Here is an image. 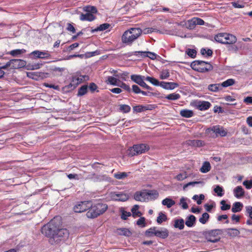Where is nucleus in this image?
<instances>
[{"label": "nucleus", "instance_id": "5fc2aeb1", "mask_svg": "<svg viewBox=\"0 0 252 252\" xmlns=\"http://www.w3.org/2000/svg\"><path fill=\"white\" fill-rule=\"evenodd\" d=\"M187 178V174L186 172L184 173H180L178 174L176 177L175 179L178 181H183Z\"/></svg>", "mask_w": 252, "mask_h": 252}, {"label": "nucleus", "instance_id": "680f3d73", "mask_svg": "<svg viewBox=\"0 0 252 252\" xmlns=\"http://www.w3.org/2000/svg\"><path fill=\"white\" fill-rule=\"evenodd\" d=\"M117 196L118 197L117 199L120 201H125L128 199L127 196L125 194H117Z\"/></svg>", "mask_w": 252, "mask_h": 252}, {"label": "nucleus", "instance_id": "0e129e2a", "mask_svg": "<svg viewBox=\"0 0 252 252\" xmlns=\"http://www.w3.org/2000/svg\"><path fill=\"white\" fill-rule=\"evenodd\" d=\"M180 204L182 205V207L184 209H187L188 208V205L186 202V200L184 197L181 198Z\"/></svg>", "mask_w": 252, "mask_h": 252}, {"label": "nucleus", "instance_id": "603ef678", "mask_svg": "<svg viewBox=\"0 0 252 252\" xmlns=\"http://www.w3.org/2000/svg\"><path fill=\"white\" fill-rule=\"evenodd\" d=\"M84 10L87 12L92 13V14H93L94 13H96L97 12V9L96 7L94 6H86L85 7Z\"/></svg>", "mask_w": 252, "mask_h": 252}, {"label": "nucleus", "instance_id": "e433bc0d", "mask_svg": "<svg viewBox=\"0 0 252 252\" xmlns=\"http://www.w3.org/2000/svg\"><path fill=\"white\" fill-rule=\"evenodd\" d=\"M235 80L233 79H228L220 84L221 87H228L235 84Z\"/></svg>", "mask_w": 252, "mask_h": 252}, {"label": "nucleus", "instance_id": "e2e57ef3", "mask_svg": "<svg viewBox=\"0 0 252 252\" xmlns=\"http://www.w3.org/2000/svg\"><path fill=\"white\" fill-rule=\"evenodd\" d=\"M195 22L196 25H204V21L201 18L198 17H193Z\"/></svg>", "mask_w": 252, "mask_h": 252}, {"label": "nucleus", "instance_id": "aec40b11", "mask_svg": "<svg viewBox=\"0 0 252 252\" xmlns=\"http://www.w3.org/2000/svg\"><path fill=\"white\" fill-rule=\"evenodd\" d=\"M234 196L239 198L243 197L245 194V191L241 186H237L234 189Z\"/></svg>", "mask_w": 252, "mask_h": 252}, {"label": "nucleus", "instance_id": "bf43d9fd", "mask_svg": "<svg viewBox=\"0 0 252 252\" xmlns=\"http://www.w3.org/2000/svg\"><path fill=\"white\" fill-rule=\"evenodd\" d=\"M137 225L140 226L141 227L145 226V219L144 217H140L136 222Z\"/></svg>", "mask_w": 252, "mask_h": 252}, {"label": "nucleus", "instance_id": "09e8293b", "mask_svg": "<svg viewBox=\"0 0 252 252\" xmlns=\"http://www.w3.org/2000/svg\"><path fill=\"white\" fill-rule=\"evenodd\" d=\"M170 76L169 71L168 69H163L161 71L160 74L161 79H165L168 78Z\"/></svg>", "mask_w": 252, "mask_h": 252}, {"label": "nucleus", "instance_id": "7c9ffc66", "mask_svg": "<svg viewBox=\"0 0 252 252\" xmlns=\"http://www.w3.org/2000/svg\"><path fill=\"white\" fill-rule=\"evenodd\" d=\"M211 169V165L208 161H205L203 163L202 167H201L200 171L202 173H207Z\"/></svg>", "mask_w": 252, "mask_h": 252}, {"label": "nucleus", "instance_id": "c9c22d12", "mask_svg": "<svg viewBox=\"0 0 252 252\" xmlns=\"http://www.w3.org/2000/svg\"><path fill=\"white\" fill-rule=\"evenodd\" d=\"M110 27V25L108 23H104L103 24L100 25L99 26L97 27L96 29L94 30H92V32H97V31H103L105 30L108 29Z\"/></svg>", "mask_w": 252, "mask_h": 252}, {"label": "nucleus", "instance_id": "69168bd1", "mask_svg": "<svg viewBox=\"0 0 252 252\" xmlns=\"http://www.w3.org/2000/svg\"><path fill=\"white\" fill-rule=\"evenodd\" d=\"M66 30L68 31L72 32V33H75L76 32L75 28L74 27L73 25L70 23H68L67 24Z\"/></svg>", "mask_w": 252, "mask_h": 252}, {"label": "nucleus", "instance_id": "f704fd0d", "mask_svg": "<svg viewBox=\"0 0 252 252\" xmlns=\"http://www.w3.org/2000/svg\"><path fill=\"white\" fill-rule=\"evenodd\" d=\"M26 52V50L24 49H15L10 51L8 52V54L13 56V57H16L17 56H19L20 55H21L22 54L25 53Z\"/></svg>", "mask_w": 252, "mask_h": 252}, {"label": "nucleus", "instance_id": "20e7f679", "mask_svg": "<svg viewBox=\"0 0 252 252\" xmlns=\"http://www.w3.org/2000/svg\"><path fill=\"white\" fill-rule=\"evenodd\" d=\"M190 66L193 70L201 73L209 72L213 69V67L210 63L199 60L192 62Z\"/></svg>", "mask_w": 252, "mask_h": 252}, {"label": "nucleus", "instance_id": "2eb2a0df", "mask_svg": "<svg viewBox=\"0 0 252 252\" xmlns=\"http://www.w3.org/2000/svg\"><path fill=\"white\" fill-rule=\"evenodd\" d=\"M211 106V103L208 101H199L196 105L197 108L200 111L208 110Z\"/></svg>", "mask_w": 252, "mask_h": 252}, {"label": "nucleus", "instance_id": "4be33fe9", "mask_svg": "<svg viewBox=\"0 0 252 252\" xmlns=\"http://www.w3.org/2000/svg\"><path fill=\"white\" fill-rule=\"evenodd\" d=\"M95 18L93 14L88 12L86 14H81L80 16V19L81 21H92L95 19Z\"/></svg>", "mask_w": 252, "mask_h": 252}, {"label": "nucleus", "instance_id": "473e14b6", "mask_svg": "<svg viewBox=\"0 0 252 252\" xmlns=\"http://www.w3.org/2000/svg\"><path fill=\"white\" fill-rule=\"evenodd\" d=\"M117 231L120 235H123L126 236H129L131 234V233L129 229L126 228L118 229Z\"/></svg>", "mask_w": 252, "mask_h": 252}, {"label": "nucleus", "instance_id": "774afa93", "mask_svg": "<svg viewBox=\"0 0 252 252\" xmlns=\"http://www.w3.org/2000/svg\"><path fill=\"white\" fill-rule=\"evenodd\" d=\"M246 209V212H247V214L249 215V217L252 220V206H247Z\"/></svg>", "mask_w": 252, "mask_h": 252}, {"label": "nucleus", "instance_id": "1a4fd4ad", "mask_svg": "<svg viewBox=\"0 0 252 252\" xmlns=\"http://www.w3.org/2000/svg\"><path fill=\"white\" fill-rule=\"evenodd\" d=\"M26 64V62L20 59H12L8 62L2 68L11 67L12 68L17 69L23 67Z\"/></svg>", "mask_w": 252, "mask_h": 252}, {"label": "nucleus", "instance_id": "864d4df0", "mask_svg": "<svg viewBox=\"0 0 252 252\" xmlns=\"http://www.w3.org/2000/svg\"><path fill=\"white\" fill-rule=\"evenodd\" d=\"M117 79L112 76H109L107 78L106 82L107 84H110L113 85H117Z\"/></svg>", "mask_w": 252, "mask_h": 252}, {"label": "nucleus", "instance_id": "bb28decb", "mask_svg": "<svg viewBox=\"0 0 252 252\" xmlns=\"http://www.w3.org/2000/svg\"><path fill=\"white\" fill-rule=\"evenodd\" d=\"M226 34V33H220L218 34L215 37V40L218 42L224 44Z\"/></svg>", "mask_w": 252, "mask_h": 252}, {"label": "nucleus", "instance_id": "f03ea898", "mask_svg": "<svg viewBox=\"0 0 252 252\" xmlns=\"http://www.w3.org/2000/svg\"><path fill=\"white\" fill-rule=\"evenodd\" d=\"M142 33V30L139 28H131L126 31L122 36L123 43L131 45Z\"/></svg>", "mask_w": 252, "mask_h": 252}, {"label": "nucleus", "instance_id": "39448f33", "mask_svg": "<svg viewBox=\"0 0 252 252\" xmlns=\"http://www.w3.org/2000/svg\"><path fill=\"white\" fill-rule=\"evenodd\" d=\"M149 146L146 144L134 145L132 147L128 149L127 155L129 157H133L135 155L145 153L146 152L149 151Z\"/></svg>", "mask_w": 252, "mask_h": 252}, {"label": "nucleus", "instance_id": "6e6d98bb", "mask_svg": "<svg viewBox=\"0 0 252 252\" xmlns=\"http://www.w3.org/2000/svg\"><path fill=\"white\" fill-rule=\"evenodd\" d=\"M200 52L202 55H206L207 56H211L213 54V51L211 49L206 50L205 48H202L201 49Z\"/></svg>", "mask_w": 252, "mask_h": 252}, {"label": "nucleus", "instance_id": "37998d69", "mask_svg": "<svg viewBox=\"0 0 252 252\" xmlns=\"http://www.w3.org/2000/svg\"><path fill=\"white\" fill-rule=\"evenodd\" d=\"M119 110L120 111L127 113L130 111L131 108L130 107L126 104H121L120 105Z\"/></svg>", "mask_w": 252, "mask_h": 252}, {"label": "nucleus", "instance_id": "cd10ccee", "mask_svg": "<svg viewBox=\"0 0 252 252\" xmlns=\"http://www.w3.org/2000/svg\"><path fill=\"white\" fill-rule=\"evenodd\" d=\"M175 204V201L168 198H166L162 201V204L164 206H166L168 208L171 207Z\"/></svg>", "mask_w": 252, "mask_h": 252}, {"label": "nucleus", "instance_id": "f257e3e1", "mask_svg": "<svg viewBox=\"0 0 252 252\" xmlns=\"http://www.w3.org/2000/svg\"><path fill=\"white\" fill-rule=\"evenodd\" d=\"M61 224V220L55 217L42 227L41 232L47 237L53 239Z\"/></svg>", "mask_w": 252, "mask_h": 252}, {"label": "nucleus", "instance_id": "0eeeda50", "mask_svg": "<svg viewBox=\"0 0 252 252\" xmlns=\"http://www.w3.org/2000/svg\"><path fill=\"white\" fill-rule=\"evenodd\" d=\"M156 195L158 196V193L156 190H149L146 191V190H144L141 191H136L134 195V198L138 201L144 202L147 199L148 196Z\"/></svg>", "mask_w": 252, "mask_h": 252}, {"label": "nucleus", "instance_id": "a211bd4d", "mask_svg": "<svg viewBox=\"0 0 252 252\" xmlns=\"http://www.w3.org/2000/svg\"><path fill=\"white\" fill-rule=\"evenodd\" d=\"M31 54L37 58L41 59L47 58L50 56V54L47 52H42L38 50L33 51Z\"/></svg>", "mask_w": 252, "mask_h": 252}, {"label": "nucleus", "instance_id": "f8f14e48", "mask_svg": "<svg viewBox=\"0 0 252 252\" xmlns=\"http://www.w3.org/2000/svg\"><path fill=\"white\" fill-rule=\"evenodd\" d=\"M86 78L88 79V76L87 75H82L78 74L74 75L72 76L70 85L71 86H73L75 88L79 84L84 81L86 80Z\"/></svg>", "mask_w": 252, "mask_h": 252}, {"label": "nucleus", "instance_id": "ea45409f", "mask_svg": "<svg viewBox=\"0 0 252 252\" xmlns=\"http://www.w3.org/2000/svg\"><path fill=\"white\" fill-rule=\"evenodd\" d=\"M128 176V174L126 172H118L114 174V177L118 180L124 179Z\"/></svg>", "mask_w": 252, "mask_h": 252}, {"label": "nucleus", "instance_id": "f3484780", "mask_svg": "<svg viewBox=\"0 0 252 252\" xmlns=\"http://www.w3.org/2000/svg\"><path fill=\"white\" fill-rule=\"evenodd\" d=\"M152 109V107L151 105H139L133 107V111L136 113H140L146 110H151Z\"/></svg>", "mask_w": 252, "mask_h": 252}, {"label": "nucleus", "instance_id": "a18cd8bd", "mask_svg": "<svg viewBox=\"0 0 252 252\" xmlns=\"http://www.w3.org/2000/svg\"><path fill=\"white\" fill-rule=\"evenodd\" d=\"M214 191L219 196H222L224 194V190L221 187L218 185L214 189Z\"/></svg>", "mask_w": 252, "mask_h": 252}, {"label": "nucleus", "instance_id": "72a5a7b5", "mask_svg": "<svg viewBox=\"0 0 252 252\" xmlns=\"http://www.w3.org/2000/svg\"><path fill=\"white\" fill-rule=\"evenodd\" d=\"M139 206L138 205H135L133 206L131 211L132 213V215L134 217H140L142 215L141 212L138 211Z\"/></svg>", "mask_w": 252, "mask_h": 252}, {"label": "nucleus", "instance_id": "2f4dec72", "mask_svg": "<svg viewBox=\"0 0 252 252\" xmlns=\"http://www.w3.org/2000/svg\"><path fill=\"white\" fill-rule=\"evenodd\" d=\"M88 86L86 85H83L78 90L77 95L81 96L85 95L88 92Z\"/></svg>", "mask_w": 252, "mask_h": 252}, {"label": "nucleus", "instance_id": "a878e982", "mask_svg": "<svg viewBox=\"0 0 252 252\" xmlns=\"http://www.w3.org/2000/svg\"><path fill=\"white\" fill-rule=\"evenodd\" d=\"M243 208V204L240 202H236L233 204L231 211L233 213L240 212Z\"/></svg>", "mask_w": 252, "mask_h": 252}, {"label": "nucleus", "instance_id": "49530a36", "mask_svg": "<svg viewBox=\"0 0 252 252\" xmlns=\"http://www.w3.org/2000/svg\"><path fill=\"white\" fill-rule=\"evenodd\" d=\"M231 4L235 8H241L245 7V3L243 1L240 0L233 1L231 2Z\"/></svg>", "mask_w": 252, "mask_h": 252}, {"label": "nucleus", "instance_id": "5701e85b", "mask_svg": "<svg viewBox=\"0 0 252 252\" xmlns=\"http://www.w3.org/2000/svg\"><path fill=\"white\" fill-rule=\"evenodd\" d=\"M130 78L133 82L138 84L139 85L144 79L145 80V76L136 74L131 75L130 76Z\"/></svg>", "mask_w": 252, "mask_h": 252}, {"label": "nucleus", "instance_id": "4d7b16f0", "mask_svg": "<svg viewBox=\"0 0 252 252\" xmlns=\"http://www.w3.org/2000/svg\"><path fill=\"white\" fill-rule=\"evenodd\" d=\"M186 53L188 56L191 57L192 58H194L196 57V51L194 49H188L186 51Z\"/></svg>", "mask_w": 252, "mask_h": 252}, {"label": "nucleus", "instance_id": "13d9d810", "mask_svg": "<svg viewBox=\"0 0 252 252\" xmlns=\"http://www.w3.org/2000/svg\"><path fill=\"white\" fill-rule=\"evenodd\" d=\"M122 215H121V219L123 220H127V218L128 217H130L131 216V213L127 212L124 210H122L121 211Z\"/></svg>", "mask_w": 252, "mask_h": 252}, {"label": "nucleus", "instance_id": "8fccbe9b", "mask_svg": "<svg viewBox=\"0 0 252 252\" xmlns=\"http://www.w3.org/2000/svg\"><path fill=\"white\" fill-rule=\"evenodd\" d=\"M196 26L194 18L189 20L187 22V28L189 29H194Z\"/></svg>", "mask_w": 252, "mask_h": 252}, {"label": "nucleus", "instance_id": "de8ad7c7", "mask_svg": "<svg viewBox=\"0 0 252 252\" xmlns=\"http://www.w3.org/2000/svg\"><path fill=\"white\" fill-rule=\"evenodd\" d=\"M204 195L201 194H200L199 196H198L197 195H194L193 196L192 199L196 201V203L197 204L200 205L202 203V200L204 199Z\"/></svg>", "mask_w": 252, "mask_h": 252}, {"label": "nucleus", "instance_id": "393cba45", "mask_svg": "<svg viewBox=\"0 0 252 252\" xmlns=\"http://www.w3.org/2000/svg\"><path fill=\"white\" fill-rule=\"evenodd\" d=\"M184 223V220L183 219H176L174 220V226L175 228L182 230L185 227Z\"/></svg>", "mask_w": 252, "mask_h": 252}, {"label": "nucleus", "instance_id": "9b49d317", "mask_svg": "<svg viewBox=\"0 0 252 252\" xmlns=\"http://www.w3.org/2000/svg\"><path fill=\"white\" fill-rule=\"evenodd\" d=\"M213 131L216 135V136H220L221 137L225 136L227 135V131H226L222 126L219 125L213 126L212 127L208 128L207 132Z\"/></svg>", "mask_w": 252, "mask_h": 252}, {"label": "nucleus", "instance_id": "7ed1b4c3", "mask_svg": "<svg viewBox=\"0 0 252 252\" xmlns=\"http://www.w3.org/2000/svg\"><path fill=\"white\" fill-rule=\"evenodd\" d=\"M108 209L106 204L97 203L92 207L86 213V216L89 219H94L103 214Z\"/></svg>", "mask_w": 252, "mask_h": 252}, {"label": "nucleus", "instance_id": "423d86ee", "mask_svg": "<svg viewBox=\"0 0 252 252\" xmlns=\"http://www.w3.org/2000/svg\"><path fill=\"white\" fill-rule=\"evenodd\" d=\"M220 232L221 230L218 229L207 230L202 232V235L208 241L216 243L220 240L218 235L220 234Z\"/></svg>", "mask_w": 252, "mask_h": 252}, {"label": "nucleus", "instance_id": "c756f323", "mask_svg": "<svg viewBox=\"0 0 252 252\" xmlns=\"http://www.w3.org/2000/svg\"><path fill=\"white\" fill-rule=\"evenodd\" d=\"M208 89L209 91L213 92H217L221 89L220 84H213L208 86Z\"/></svg>", "mask_w": 252, "mask_h": 252}, {"label": "nucleus", "instance_id": "a19ab883", "mask_svg": "<svg viewBox=\"0 0 252 252\" xmlns=\"http://www.w3.org/2000/svg\"><path fill=\"white\" fill-rule=\"evenodd\" d=\"M156 229H157L156 227H153L150 228L149 229H147L145 231V235L147 237H151V236H153V235L155 236V233L156 232Z\"/></svg>", "mask_w": 252, "mask_h": 252}, {"label": "nucleus", "instance_id": "9d476101", "mask_svg": "<svg viewBox=\"0 0 252 252\" xmlns=\"http://www.w3.org/2000/svg\"><path fill=\"white\" fill-rule=\"evenodd\" d=\"M69 234V231L67 229L59 227L53 239L56 242L64 241L68 238Z\"/></svg>", "mask_w": 252, "mask_h": 252}, {"label": "nucleus", "instance_id": "dca6fc26", "mask_svg": "<svg viewBox=\"0 0 252 252\" xmlns=\"http://www.w3.org/2000/svg\"><path fill=\"white\" fill-rule=\"evenodd\" d=\"M169 235V231L166 228H163L162 230L156 229L155 236L157 237L165 239L168 237Z\"/></svg>", "mask_w": 252, "mask_h": 252}, {"label": "nucleus", "instance_id": "6e6552de", "mask_svg": "<svg viewBox=\"0 0 252 252\" xmlns=\"http://www.w3.org/2000/svg\"><path fill=\"white\" fill-rule=\"evenodd\" d=\"M91 207V201H79L74 205L73 210L75 213H82L89 210Z\"/></svg>", "mask_w": 252, "mask_h": 252}, {"label": "nucleus", "instance_id": "b1692460", "mask_svg": "<svg viewBox=\"0 0 252 252\" xmlns=\"http://www.w3.org/2000/svg\"><path fill=\"white\" fill-rule=\"evenodd\" d=\"M180 114L183 117L189 118L193 116V112L188 109H183L180 111Z\"/></svg>", "mask_w": 252, "mask_h": 252}, {"label": "nucleus", "instance_id": "79ce46f5", "mask_svg": "<svg viewBox=\"0 0 252 252\" xmlns=\"http://www.w3.org/2000/svg\"><path fill=\"white\" fill-rule=\"evenodd\" d=\"M167 219V216L162 212H160L157 218V221L158 224H161L163 221H166Z\"/></svg>", "mask_w": 252, "mask_h": 252}, {"label": "nucleus", "instance_id": "3c124183", "mask_svg": "<svg viewBox=\"0 0 252 252\" xmlns=\"http://www.w3.org/2000/svg\"><path fill=\"white\" fill-rule=\"evenodd\" d=\"M221 206L220 207V209L222 211H225L230 209L231 206L229 204H227L226 203V201L224 200H221L220 202Z\"/></svg>", "mask_w": 252, "mask_h": 252}, {"label": "nucleus", "instance_id": "c85d7f7f", "mask_svg": "<svg viewBox=\"0 0 252 252\" xmlns=\"http://www.w3.org/2000/svg\"><path fill=\"white\" fill-rule=\"evenodd\" d=\"M228 236L231 237H236L240 234V231L236 228H228L226 230Z\"/></svg>", "mask_w": 252, "mask_h": 252}, {"label": "nucleus", "instance_id": "052dcab7", "mask_svg": "<svg viewBox=\"0 0 252 252\" xmlns=\"http://www.w3.org/2000/svg\"><path fill=\"white\" fill-rule=\"evenodd\" d=\"M243 185L247 189H251L252 188V180H245L243 182Z\"/></svg>", "mask_w": 252, "mask_h": 252}, {"label": "nucleus", "instance_id": "6ab92c4d", "mask_svg": "<svg viewBox=\"0 0 252 252\" xmlns=\"http://www.w3.org/2000/svg\"><path fill=\"white\" fill-rule=\"evenodd\" d=\"M225 36V37H226L225 38V41L224 44H232L235 43L237 41L236 36L231 34L226 33Z\"/></svg>", "mask_w": 252, "mask_h": 252}, {"label": "nucleus", "instance_id": "338daca9", "mask_svg": "<svg viewBox=\"0 0 252 252\" xmlns=\"http://www.w3.org/2000/svg\"><path fill=\"white\" fill-rule=\"evenodd\" d=\"M132 91L136 94H140L141 91L140 88L136 85H133L132 86Z\"/></svg>", "mask_w": 252, "mask_h": 252}, {"label": "nucleus", "instance_id": "c03bdc74", "mask_svg": "<svg viewBox=\"0 0 252 252\" xmlns=\"http://www.w3.org/2000/svg\"><path fill=\"white\" fill-rule=\"evenodd\" d=\"M180 95L177 93H172L167 95L165 98L169 100H175L180 98Z\"/></svg>", "mask_w": 252, "mask_h": 252}, {"label": "nucleus", "instance_id": "4468645a", "mask_svg": "<svg viewBox=\"0 0 252 252\" xmlns=\"http://www.w3.org/2000/svg\"><path fill=\"white\" fill-rule=\"evenodd\" d=\"M160 86L167 90H173L179 86L178 83L175 82H166L161 81L160 82Z\"/></svg>", "mask_w": 252, "mask_h": 252}, {"label": "nucleus", "instance_id": "ddd939ff", "mask_svg": "<svg viewBox=\"0 0 252 252\" xmlns=\"http://www.w3.org/2000/svg\"><path fill=\"white\" fill-rule=\"evenodd\" d=\"M186 144L195 147H201L205 145L204 142L201 140H188L186 141Z\"/></svg>", "mask_w": 252, "mask_h": 252}, {"label": "nucleus", "instance_id": "58836bf2", "mask_svg": "<svg viewBox=\"0 0 252 252\" xmlns=\"http://www.w3.org/2000/svg\"><path fill=\"white\" fill-rule=\"evenodd\" d=\"M210 216L207 213H204L199 218V221L202 224H205L209 220Z\"/></svg>", "mask_w": 252, "mask_h": 252}, {"label": "nucleus", "instance_id": "412c9836", "mask_svg": "<svg viewBox=\"0 0 252 252\" xmlns=\"http://www.w3.org/2000/svg\"><path fill=\"white\" fill-rule=\"evenodd\" d=\"M195 221V217L192 215H190L187 218L185 224L187 226L191 227L194 225Z\"/></svg>", "mask_w": 252, "mask_h": 252}, {"label": "nucleus", "instance_id": "4c0bfd02", "mask_svg": "<svg viewBox=\"0 0 252 252\" xmlns=\"http://www.w3.org/2000/svg\"><path fill=\"white\" fill-rule=\"evenodd\" d=\"M145 80L150 82L151 84L155 86H160V82L155 78L147 76L145 78Z\"/></svg>", "mask_w": 252, "mask_h": 252}]
</instances>
